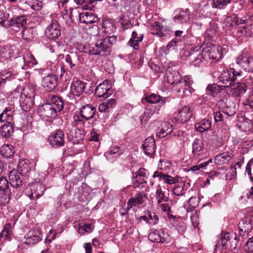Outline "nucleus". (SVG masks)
Here are the masks:
<instances>
[{"mask_svg": "<svg viewBox=\"0 0 253 253\" xmlns=\"http://www.w3.org/2000/svg\"><path fill=\"white\" fill-rule=\"evenodd\" d=\"M13 16L8 21L9 26H16L18 29H23L27 23V17L24 14L21 15L22 9L15 5L10 8Z\"/></svg>", "mask_w": 253, "mask_h": 253, "instance_id": "f257e3e1", "label": "nucleus"}, {"mask_svg": "<svg viewBox=\"0 0 253 253\" xmlns=\"http://www.w3.org/2000/svg\"><path fill=\"white\" fill-rule=\"evenodd\" d=\"M241 73L236 71L233 68H231L228 70H223L221 73L218 79L224 85L222 87L224 88L229 87L233 83L237 80L238 78L241 77Z\"/></svg>", "mask_w": 253, "mask_h": 253, "instance_id": "f03ea898", "label": "nucleus"}, {"mask_svg": "<svg viewBox=\"0 0 253 253\" xmlns=\"http://www.w3.org/2000/svg\"><path fill=\"white\" fill-rule=\"evenodd\" d=\"M116 36H108L98 40L95 46L93 47L94 51L97 52L94 55H101L102 52L109 51L113 44L116 42Z\"/></svg>", "mask_w": 253, "mask_h": 253, "instance_id": "7ed1b4c3", "label": "nucleus"}, {"mask_svg": "<svg viewBox=\"0 0 253 253\" xmlns=\"http://www.w3.org/2000/svg\"><path fill=\"white\" fill-rule=\"evenodd\" d=\"M236 62L245 71L253 72V57L247 51L243 50L236 58Z\"/></svg>", "mask_w": 253, "mask_h": 253, "instance_id": "20e7f679", "label": "nucleus"}, {"mask_svg": "<svg viewBox=\"0 0 253 253\" xmlns=\"http://www.w3.org/2000/svg\"><path fill=\"white\" fill-rule=\"evenodd\" d=\"M37 112L39 116L46 121H50L57 116V112L54 110V108L48 103L39 106Z\"/></svg>", "mask_w": 253, "mask_h": 253, "instance_id": "39448f33", "label": "nucleus"}, {"mask_svg": "<svg viewBox=\"0 0 253 253\" xmlns=\"http://www.w3.org/2000/svg\"><path fill=\"white\" fill-rule=\"evenodd\" d=\"M220 240L222 247L226 249L234 250L238 245L237 237L234 233L221 234Z\"/></svg>", "mask_w": 253, "mask_h": 253, "instance_id": "423d86ee", "label": "nucleus"}, {"mask_svg": "<svg viewBox=\"0 0 253 253\" xmlns=\"http://www.w3.org/2000/svg\"><path fill=\"white\" fill-rule=\"evenodd\" d=\"M192 110L189 106H185L179 108L173 115V119L178 123H184L192 117Z\"/></svg>", "mask_w": 253, "mask_h": 253, "instance_id": "0eeeda50", "label": "nucleus"}, {"mask_svg": "<svg viewBox=\"0 0 253 253\" xmlns=\"http://www.w3.org/2000/svg\"><path fill=\"white\" fill-rule=\"evenodd\" d=\"M148 199L147 194L143 191L139 192L135 194L134 196L130 198L127 203L126 212L123 213L124 215L128 213V211L133 207H138L142 205Z\"/></svg>", "mask_w": 253, "mask_h": 253, "instance_id": "6e6552de", "label": "nucleus"}, {"mask_svg": "<svg viewBox=\"0 0 253 253\" xmlns=\"http://www.w3.org/2000/svg\"><path fill=\"white\" fill-rule=\"evenodd\" d=\"M221 48L218 45L206 46L203 49L206 61L210 59L218 60L221 57Z\"/></svg>", "mask_w": 253, "mask_h": 253, "instance_id": "1a4fd4ad", "label": "nucleus"}, {"mask_svg": "<svg viewBox=\"0 0 253 253\" xmlns=\"http://www.w3.org/2000/svg\"><path fill=\"white\" fill-rule=\"evenodd\" d=\"M193 84V81L189 76H185L182 78H180L178 84L177 85L178 91H182L186 95H188L187 92L190 94L192 93L194 89L190 86Z\"/></svg>", "mask_w": 253, "mask_h": 253, "instance_id": "9d476101", "label": "nucleus"}, {"mask_svg": "<svg viewBox=\"0 0 253 253\" xmlns=\"http://www.w3.org/2000/svg\"><path fill=\"white\" fill-rule=\"evenodd\" d=\"M60 26L56 20H52L47 27L45 34L46 37L51 40H56L60 35Z\"/></svg>", "mask_w": 253, "mask_h": 253, "instance_id": "9b49d317", "label": "nucleus"}, {"mask_svg": "<svg viewBox=\"0 0 253 253\" xmlns=\"http://www.w3.org/2000/svg\"><path fill=\"white\" fill-rule=\"evenodd\" d=\"M113 93L110 84L107 80L99 84L95 89V94L98 97L107 98Z\"/></svg>", "mask_w": 253, "mask_h": 253, "instance_id": "f8f14e48", "label": "nucleus"}, {"mask_svg": "<svg viewBox=\"0 0 253 253\" xmlns=\"http://www.w3.org/2000/svg\"><path fill=\"white\" fill-rule=\"evenodd\" d=\"M50 145L54 147H61L64 144V134L61 130H56L48 137Z\"/></svg>", "mask_w": 253, "mask_h": 253, "instance_id": "ddd939ff", "label": "nucleus"}, {"mask_svg": "<svg viewBox=\"0 0 253 253\" xmlns=\"http://www.w3.org/2000/svg\"><path fill=\"white\" fill-rule=\"evenodd\" d=\"M42 240L41 233L37 229L30 230L22 240L24 244L27 245H34Z\"/></svg>", "mask_w": 253, "mask_h": 253, "instance_id": "4468645a", "label": "nucleus"}, {"mask_svg": "<svg viewBox=\"0 0 253 253\" xmlns=\"http://www.w3.org/2000/svg\"><path fill=\"white\" fill-rule=\"evenodd\" d=\"M150 33L158 37H164L168 34L169 30L166 26L160 22H155L151 24Z\"/></svg>", "mask_w": 253, "mask_h": 253, "instance_id": "2eb2a0df", "label": "nucleus"}, {"mask_svg": "<svg viewBox=\"0 0 253 253\" xmlns=\"http://www.w3.org/2000/svg\"><path fill=\"white\" fill-rule=\"evenodd\" d=\"M142 148L146 155L154 157L156 151L155 141L153 137H149L145 139L142 144Z\"/></svg>", "mask_w": 253, "mask_h": 253, "instance_id": "dca6fc26", "label": "nucleus"}, {"mask_svg": "<svg viewBox=\"0 0 253 253\" xmlns=\"http://www.w3.org/2000/svg\"><path fill=\"white\" fill-rule=\"evenodd\" d=\"M57 83L58 77L55 75L49 74L42 79V84L45 90L50 91L55 88Z\"/></svg>", "mask_w": 253, "mask_h": 253, "instance_id": "f3484780", "label": "nucleus"}, {"mask_svg": "<svg viewBox=\"0 0 253 253\" xmlns=\"http://www.w3.org/2000/svg\"><path fill=\"white\" fill-rule=\"evenodd\" d=\"M45 189L41 183L37 182L32 183L30 186V190L31 192L28 195V196L31 200L35 199V198L38 199L43 194Z\"/></svg>", "mask_w": 253, "mask_h": 253, "instance_id": "a211bd4d", "label": "nucleus"}, {"mask_svg": "<svg viewBox=\"0 0 253 253\" xmlns=\"http://www.w3.org/2000/svg\"><path fill=\"white\" fill-rule=\"evenodd\" d=\"M168 234L163 230L155 231L150 233L148 237L152 242L163 243L168 238Z\"/></svg>", "mask_w": 253, "mask_h": 253, "instance_id": "6ab92c4d", "label": "nucleus"}, {"mask_svg": "<svg viewBox=\"0 0 253 253\" xmlns=\"http://www.w3.org/2000/svg\"><path fill=\"white\" fill-rule=\"evenodd\" d=\"M47 100L48 104L52 106L57 113L60 112L63 109L64 104L60 97L51 94L48 96Z\"/></svg>", "mask_w": 253, "mask_h": 253, "instance_id": "aec40b11", "label": "nucleus"}, {"mask_svg": "<svg viewBox=\"0 0 253 253\" xmlns=\"http://www.w3.org/2000/svg\"><path fill=\"white\" fill-rule=\"evenodd\" d=\"M79 20L81 23L88 24L96 23L99 18L91 12H83L80 14Z\"/></svg>", "mask_w": 253, "mask_h": 253, "instance_id": "412c9836", "label": "nucleus"}, {"mask_svg": "<svg viewBox=\"0 0 253 253\" xmlns=\"http://www.w3.org/2000/svg\"><path fill=\"white\" fill-rule=\"evenodd\" d=\"M96 109L90 104L82 106L80 108V113L84 119L89 120L92 119L95 115Z\"/></svg>", "mask_w": 253, "mask_h": 253, "instance_id": "4be33fe9", "label": "nucleus"}, {"mask_svg": "<svg viewBox=\"0 0 253 253\" xmlns=\"http://www.w3.org/2000/svg\"><path fill=\"white\" fill-rule=\"evenodd\" d=\"M173 130V126L170 123L163 122L162 123L161 126L157 128L156 135L160 138H163L170 134Z\"/></svg>", "mask_w": 253, "mask_h": 253, "instance_id": "5701e85b", "label": "nucleus"}, {"mask_svg": "<svg viewBox=\"0 0 253 253\" xmlns=\"http://www.w3.org/2000/svg\"><path fill=\"white\" fill-rule=\"evenodd\" d=\"M246 222L240 223V228L241 231L244 232H249L251 230L252 226L253 225V209H248V213L246 217Z\"/></svg>", "mask_w": 253, "mask_h": 253, "instance_id": "b1692460", "label": "nucleus"}, {"mask_svg": "<svg viewBox=\"0 0 253 253\" xmlns=\"http://www.w3.org/2000/svg\"><path fill=\"white\" fill-rule=\"evenodd\" d=\"M204 144L201 140L196 139L192 144V154L195 158L201 159L205 151Z\"/></svg>", "mask_w": 253, "mask_h": 253, "instance_id": "393cba45", "label": "nucleus"}, {"mask_svg": "<svg viewBox=\"0 0 253 253\" xmlns=\"http://www.w3.org/2000/svg\"><path fill=\"white\" fill-rule=\"evenodd\" d=\"M200 48L201 47L196 46L192 50H191V55L193 56L194 60L193 63L195 66H200L205 61H206L203 51L202 50V53H198Z\"/></svg>", "mask_w": 253, "mask_h": 253, "instance_id": "a878e982", "label": "nucleus"}, {"mask_svg": "<svg viewBox=\"0 0 253 253\" xmlns=\"http://www.w3.org/2000/svg\"><path fill=\"white\" fill-rule=\"evenodd\" d=\"M20 173L18 171L13 169L10 171L9 173V180L10 185L15 188H18L22 185V180L20 177Z\"/></svg>", "mask_w": 253, "mask_h": 253, "instance_id": "bb28decb", "label": "nucleus"}, {"mask_svg": "<svg viewBox=\"0 0 253 253\" xmlns=\"http://www.w3.org/2000/svg\"><path fill=\"white\" fill-rule=\"evenodd\" d=\"M14 115V107L12 105L6 107L0 114V121L1 122H11Z\"/></svg>", "mask_w": 253, "mask_h": 253, "instance_id": "cd10ccee", "label": "nucleus"}, {"mask_svg": "<svg viewBox=\"0 0 253 253\" xmlns=\"http://www.w3.org/2000/svg\"><path fill=\"white\" fill-rule=\"evenodd\" d=\"M71 92L75 96H79L85 88L84 83L81 81H73L71 84Z\"/></svg>", "mask_w": 253, "mask_h": 253, "instance_id": "c85d7f7f", "label": "nucleus"}, {"mask_svg": "<svg viewBox=\"0 0 253 253\" xmlns=\"http://www.w3.org/2000/svg\"><path fill=\"white\" fill-rule=\"evenodd\" d=\"M153 178L159 177V180H163L165 183L173 184L178 181V177H172L170 175L164 174L162 172L156 171L153 175Z\"/></svg>", "mask_w": 253, "mask_h": 253, "instance_id": "c756f323", "label": "nucleus"}, {"mask_svg": "<svg viewBox=\"0 0 253 253\" xmlns=\"http://www.w3.org/2000/svg\"><path fill=\"white\" fill-rule=\"evenodd\" d=\"M190 12L187 8L185 10H181L179 13L176 15L174 18V21L176 23H186L190 20Z\"/></svg>", "mask_w": 253, "mask_h": 253, "instance_id": "7c9ffc66", "label": "nucleus"}, {"mask_svg": "<svg viewBox=\"0 0 253 253\" xmlns=\"http://www.w3.org/2000/svg\"><path fill=\"white\" fill-rule=\"evenodd\" d=\"M123 153L118 147H111L109 150L105 153V156L107 160L111 162H114Z\"/></svg>", "mask_w": 253, "mask_h": 253, "instance_id": "2f4dec72", "label": "nucleus"}, {"mask_svg": "<svg viewBox=\"0 0 253 253\" xmlns=\"http://www.w3.org/2000/svg\"><path fill=\"white\" fill-rule=\"evenodd\" d=\"M233 156V155L232 153L224 152L215 156L214 158V163L217 165H223L227 163L232 158Z\"/></svg>", "mask_w": 253, "mask_h": 253, "instance_id": "473e14b6", "label": "nucleus"}, {"mask_svg": "<svg viewBox=\"0 0 253 253\" xmlns=\"http://www.w3.org/2000/svg\"><path fill=\"white\" fill-rule=\"evenodd\" d=\"M14 131V128L11 122H6L0 127L1 135L4 138L9 137Z\"/></svg>", "mask_w": 253, "mask_h": 253, "instance_id": "72a5a7b5", "label": "nucleus"}, {"mask_svg": "<svg viewBox=\"0 0 253 253\" xmlns=\"http://www.w3.org/2000/svg\"><path fill=\"white\" fill-rule=\"evenodd\" d=\"M20 101L22 109L28 111L33 106L34 98L21 96Z\"/></svg>", "mask_w": 253, "mask_h": 253, "instance_id": "f704fd0d", "label": "nucleus"}, {"mask_svg": "<svg viewBox=\"0 0 253 253\" xmlns=\"http://www.w3.org/2000/svg\"><path fill=\"white\" fill-rule=\"evenodd\" d=\"M115 104L116 100L115 99H109L99 105L98 110L102 113L109 112L111 109L114 107Z\"/></svg>", "mask_w": 253, "mask_h": 253, "instance_id": "c9c22d12", "label": "nucleus"}, {"mask_svg": "<svg viewBox=\"0 0 253 253\" xmlns=\"http://www.w3.org/2000/svg\"><path fill=\"white\" fill-rule=\"evenodd\" d=\"M143 38V35L138 34L136 31H133L132 33V37L129 41V44L130 46L137 49L138 48V44L140 42Z\"/></svg>", "mask_w": 253, "mask_h": 253, "instance_id": "e433bc0d", "label": "nucleus"}, {"mask_svg": "<svg viewBox=\"0 0 253 253\" xmlns=\"http://www.w3.org/2000/svg\"><path fill=\"white\" fill-rule=\"evenodd\" d=\"M29 164L28 160H21L19 161L18 168L19 171H20L21 175L26 176L27 174L30 171L31 168Z\"/></svg>", "mask_w": 253, "mask_h": 253, "instance_id": "4c0bfd02", "label": "nucleus"}, {"mask_svg": "<svg viewBox=\"0 0 253 253\" xmlns=\"http://www.w3.org/2000/svg\"><path fill=\"white\" fill-rule=\"evenodd\" d=\"M145 100L150 103H159L161 106L164 105L166 103V98L153 93L150 95L145 96Z\"/></svg>", "mask_w": 253, "mask_h": 253, "instance_id": "58836bf2", "label": "nucleus"}, {"mask_svg": "<svg viewBox=\"0 0 253 253\" xmlns=\"http://www.w3.org/2000/svg\"><path fill=\"white\" fill-rule=\"evenodd\" d=\"M155 197L158 204L167 202L169 200V197L166 195V191L163 190L162 187L160 185L158 186L156 190Z\"/></svg>", "mask_w": 253, "mask_h": 253, "instance_id": "ea45409f", "label": "nucleus"}, {"mask_svg": "<svg viewBox=\"0 0 253 253\" xmlns=\"http://www.w3.org/2000/svg\"><path fill=\"white\" fill-rule=\"evenodd\" d=\"M230 87L235 96H240L246 91L245 85L244 84H232Z\"/></svg>", "mask_w": 253, "mask_h": 253, "instance_id": "a19ab883", "label": "nucleus"}, {"mask_svg": "<svg viewBox=\"0 0 253 253\" xmlns=\"http://www.w3.org/2000/svg\"><path fill=\"white\" fill-rule=\"evenodd\" d=\"M211 127V122L209 120L206 119H204L201 122L195 124L196 129L201 132L209 130Z\"/></svg>", "mask_w": 253, "mask_h": 253, "instance_id": "79ce46f5", "label": "nucleus"}, {"mask_svg": "<svg viewBox=\"0 0 253 253\" xmlns=\"http://www.w3.org/2000/svg\"><path fill=\"white\" fill-rule=\"evenodd\" d=\"M0 152L4 157L10 158L13 156L14 153V147L11 145L5 144L1 147Z\"/></svg>", "mask_w": 253, "mask_h": 253, "instance_id": "37998d69", "label": "nucleus"}, {"mask_svg": "<svg viewBox=\"0 0 253 253\" xmlns=\"http://www.w3.org/2000/svg\"><path fill=\"white\" fill-rule=\"evenodd\" d=\"M77 48L79 52L86 54L89 55H95L97 53L94 51L93 47H90L88 45H84L82 43H79L77 45Z\"/></svg>", "mask_w": 253, "mask_h": 253, "instance_id": "c03bdc74", "label": "nucleus"}, {"mask_svg": "<svg viewBox=\"0 0 253 253\" xmlns=\"http://www.w3.org/2000/svg\"><path fill=\"white\" fill-rule=\"evenodd\" d=\"M198 206V201L196 197H192L188 201V203L187 205H184V207L186 209L187 212L189 213L190 212H193L197 211L196 208Z\"/></svg>", "mask_w": 253, "mask_h": 253, "instance_id": "a18cd8bd", "label": "nucleus"}, {"mask_svg": "<svg viewBox=\"0 0 253 253\" xmlns=\"http://www.w3.org/2000/svg\"><path fill=\"white\" fill-rule=\"evenodd\" d=\"M12 235L11 226L10 224H6L0 234V238H3L4 240L9 241Z\"/></svg>", "mask_w": 253, "mask_h": 253, "instance_id": "49530a36", "label": "nucleus"}, {"mask_svg": "<svg viewBox=\"0 0 253 253\" xmlns=\"http://www.w3.org/2000/svg\"><path fill=\"white\" fill-rule=\"evenodd\" d=\"M222 89V86H220L216 84H210L206 88V92L208 94L214 97L217 93H219Z\"/></svg>", "mask_w": 253, "mask_h": 253, "instance_id": "de8ad7c7", "label": "nucleus"}, {"mask_svg": "<svg viewBox=\"0 0 253 253\" xmlns=\"http://www.w3.org/2000/svg\"><path fill=\"white\" fill-rule=\"evenodd\" d=\"M180 78L178 72L174 71L172 73L167 74L168 82L171 84H175L177 86Z\"/></svg>", "mask_w": 253, "mask_h": 253, "instance_id": "09e8293b", "label": "nucleus"}, {"mask_svg": "<svg viewBox=\"0 0 253 253\" xmlns=\"http://www.w3.org/2000/svg\"><path fill=\"white\" fill-rule=\"evenodd\" d=\"M133 184L134 187L143 188L146 184L145 177L141 175H135L133 177Z\"/></svg>", "mask_w": 253, "mask_h": 253, "instance_id": "8fccbe9b", "label": "nucleus"}, {"mask_svg": "<svg viewBox=\"0 0 253 253\" xmlns=\"http://www.w3.org/2000/svg\"><path fill=\"white\" fill-rule=\"evenodd\" d=\"M21 96L34 98L35 96L34 87L32 85L25 86L22 89Z\"/></svg>", "mask_w": 253, "mask_h": 253, "instance_id": "3c124183", "label": "nucleus"}, {"mask_svg": "<svg viewBox=\"0 0 253 253\" xmlns=\"http://www.w3.org/2000/svg\"><path fill=\"white\" fill-rule=\"evenodd\" d=\"M94 229V226L92 223H85L83 226H80L78 229V232L80 234H83L84 233H90Z\"/></svg>", "mask_w": 253, "mask_h": 253, "instance_id": "603ef678", "label": "nucleus"}, {"mask_svg": "<svg viewBox=\"0 0 253 253\" xmlns=\"http://www.w3.org/2000/svg\"><path fill=\"white\" fill-rule=\"evenodd\" d=\"M27 57H23L22 58H20V59H21L22 60H24L25 63L29 65L30 67L33 66L34 65H36L37 64L38 62L34 55L30 54H27Z\"/></svg>", "mask_w": 253, "mask_h": 253, "instance_id": "864d4df0", "label": "nucleus"}, {"mask_svg": "<svg viewBox=\"0 0 253 253\" xmlns=\"http://www.w3.org/2000/svg\"><path fill=\"white\" fill-rule=\"evenodd\" d=\"M102 27L104 29V32L108 34L113 32L115 29L113 24L109 20H105L103 21Z\"/></svg>", "mask_w": 253, "mask_h": 253, "instance_id": "5fc2aeb1", "label": "nucleus"}, {"mask_svg": "<svg viewBox=\"0 0 253 253\" xmlns=\"http://www.w3.org/2000/svg\"><path fill=\"white\" fill-rule=\"evenodd\" d=\"M231 2V0H213V5L214 7L223 9Z\"/></svg>", "mask_w": 253, "mask_h": 253, "instance_id": "6e6d98bb", "label": "nucleus"}, {"mask_svg": "<svg viewBox=\"0 0 253 253\" xmlns=\"http://www.w3.org/2000/svg\"><path fill=\"white\" fill-rule=\"evenodd\" d=\"M249 18H240L236 15H233V24H231V26L247 24L249 22Z\"/></svg>", "mask_w": 253, "mask_h": 253, "instance_id": "4d7b16f0", "label": "nucleus"}, {"mask_svg": "<svg viewBox=\"0 0 253 253\" xmlns=\"http://www.w3.org/2000/svg\"><path fill=\"white\" fill-rule=\"evenodd\" d=\"M76 57V55L73 53L67 54L65 57V60L69 64L71 69L73 68L76 65V62L75 60Z\"/></svg>", "mask_w": 253, "mask_h": 253, "instance_id": "13d9d810", "label": "nucleus"}, {"mask_svg": "<svg viewBox=\"0 0 253 253\" xmlns=\"http://www.w3.org/2000/svg\"><path fill=\"white\" fill-rule=\"evenodd\" d=\"M9 14L6 12L5 7L0 4V24H3L8 19Z\"/></svg>", "mask_w": 253, "mask_h": 253, "instance_id": "bf43d9fd", "label": "nucleus"}, {"mask_svg": "<svg viewBox=\"0 0 253 253\" xmlns=\"http://www.w3.org/2000/svg\"><path fill=\"white\" fill-rule=\"evenodd\" d=\"M190 216L193 226L194 228H197L199 225V218L197 211L190 212Z\"/></svg>", "mask_w": 253, "mask_h": 253, "instance_id": "052dcab7", "label": "nucleus"}, {"mask_svg": "<svg viewBox=\"0 0 253 253\" xmlns=\"http://www.w3.org/2000/svg\"><path fill=\"white\" fill-rule=\"evenodd\" d=\"M173 193L176 196L183 195L185 193V190L183 187V185L181 184L176 185L173 188Z\"/></svg>", "mask_w": 253, "mask_h": 253, "instance_id": "680f3d73", "label": "nucleus"}, {"mask_svg": "<svg viewBox=\"0 0 253 253\" xmlns=\"http://www.w3.org/2000/svg\"><path fill=\"white\" fill-rule=\"evenodd\" d=\"M152 113L150 110H148L144 112L143 115L140 117V121L141 124H146V122L150 119Z\"/></svg>", "mask_w": 253, "mask_h": 253, "instance_id": "e2e57ef3", "label": "nucleus"}, {"mask_svg": "<svg viewBox=\"0 0 253 253\" xmlns=\"http://www.w3.org/2000/svg\"><path fill=\"white\" fill-rule=\"evenodd\" d=\"M8 188V182L5 177L0 178V191H5Z\"/></svg>", "mask_w": 253, "mask_h": 253, "instance_id": "0e129e2a", "label": "nucleus"}, {"mask_svg": "<svg viewBox=\"0 0 253 253\" xmlns=\"http://www.w3.org/2000/svg\"><path fill=\"white\" fill-rule=\"evenodd\" d=\"M73 137H75L76 140H74V143H78L82 140L84 137V134L82 132L81 129H76L74 135H73Z\"/></svg>", "mask_w": 253, "mask_h": 253, "instance_id": "69168bd1", "label": "nucleus"}, {"mask_svg": "<svg viewBox=\"0 0 253 253\" xmlns=\"http://www.w3.org/2000/svg\"><path fill=\"white\" fill-rule=\"evenodd\" d=\"M84 118L79 115H75L73 117L74 126H81L84 123Z\"/></svg>", "mask_w": 253, "mask_h": 253, "instance_id": "338daca9", "label": "nucleus"}, {"mask_svg": "<svg viewBox=\"0 0 253 253\" xmlns=\"http://www.w3.org/2000/svg\"><path fill=\"white\" fill-rule=\"evenodd\" d=\"M244 249L248 252H253V237L249 238L244 246Z\"/></svg>", "mask_w": 253, "mask_h": 253, "instance_id": "774afa93", "label": "nucleus"}]
</instances>
